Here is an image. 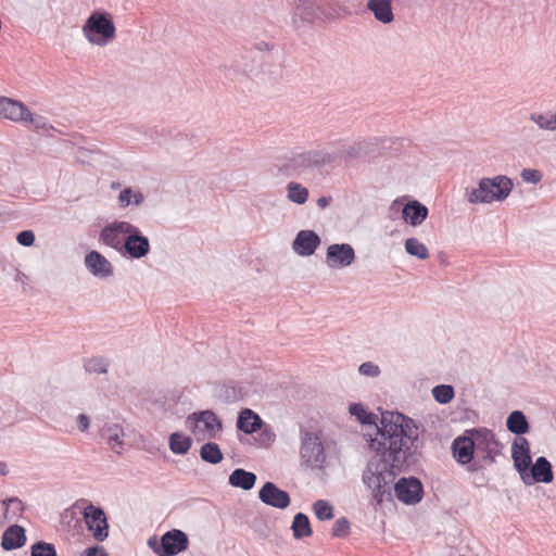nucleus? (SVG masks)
Wrapping results in <instances>:
<instances>
[{
  "instance_id": "4468645a",
  "label": "nucleus",
  "mask_w": 556,
  "mask_h": 556,
  "mask_svg": "<svg viewBox=\"0 0 556 556\" xmlns=\"http://www.w3.org/2000/svg\"><path fill=\"white\" fill-rule=\"evenodd\" d=\"M393 492L401 503L416 505L422 500L424 485L416 477H402L395 482Z\"/></svg>"
},
{
  "instance_id": "e433bc0d",
  "label": "nucleus",
  "mask_w": 556,
  "mask_h": 556,
  "mask_svg": "<svg viewBox=\"0 0 556 556\" xmlns=\"http://www.w3.org/2000/svg\"><path fill=\"white\" fill-rule=\"evenodd\" d=\"M287 198L296 204H304L308 199V190L299 182L291 181L287 185Z\"/></svg>"
},
{
  "instance_id": "5fc2aeb1",
  "label": "nucleus",
  "mask_w": 556,
  "mask_h": 556,
  "mask_svg": "<svg viewBox=\"0 0 556 556\" xmlns=\"http://www.w3.org/2000/svg\"><path fill=\"white\" fill-rule=\"evenodd\" d=\"M26 278H27L26 275L22 270H20L18 268H15V276H14L15 281L24 282Z\"/></svg>"
},
{
  "instance_id": "a878e982",
  "label": "nucleus",
  "mask_w": 556,
  "mask_h": 556,
  "mask_svg": "<svg viewBox=\"0 0 556 556\" xmlns=\"http://www.w3.org/2000/svg\"><path fill=\"white\" fill-rule=\"evenodd\" d=\"M263 419L251 408H243L237 418V429L245 434H252L262 429Z\"/></svg>"
},
{
  "instance_id": "09e8293b",
  "label": "nucleus",
  "mask_w": 556,
  "mask_h": 556,
  "mask_svg": "<svg viewBox=\"0 0 556 556\" xmlns=\"http://www.w3.org/2000/svg\"><path fill=\"white\" fill-rule=\"evenodd\" d=\"M521 178L526 182L538 184L542 179V174L538 169L525 168L520 174Z\"/></svg>"
},
{
  "instance_id": "393cba45",
  "label": "nucleus",
  "mask_w": 556,
  "mask_h": 556,
  "mask_svg": "<svg viewBox=\"0 0 556 556\" xmlns=\"http://www.w3.org/2000/svg\"><path fill=\"white\" fill-rule=\"evenodd\" d=\"M367 143L365 141L355 142L351 146L331 144L330 150L337 154L336 164L344 161L349 162L361 157L366 152Z\"/></svg>"
},
{
  "instance_id": "37998d69",
  "label": "nucleus",
  "mask_w": 556,
  "mask_h": 556,
  "mask_svg": "<svg viewBox=\"0 0 556 556\" xmlns=\"http://www.w3.org/2000/svg\"><path fill=\"white\" fill-rule=\"evenodd\" d=\"M24 125H31L33 129L36 131H49L53 129V127L48 123L47 118L41 115H35L30 112V116H25Z\"/></svg>"
},
{
  "instance_id": "5701e85b",
  "label": "nucleus",
  "mask_w": 556,
  "mask_h": 556,
  "mask_svg": "<svg viewBox=\"0 0 556 556\" xmlns=\"http://www.w3.org/2000/svg\"><path fill=\"white\" fill-rule=\"evenodd\" d=\"M124 429L118 424H105L101 430V437L105 440L109 447L116 454L124 451Z\"/></svg>"
},
{
  "instance_id": "864d4df0",
  "label": "nucleus",
  "mask_w": 556,
  "mask_h": 556,
  "mask_svg": "<svg viewBox=\"0 0 556 556\" xmlns=\"http://www.w3.org/2000/svg\"><path fill=\"white\" fill-rule=\"evenodd\" d=\"M331 200V197H320L317 200V205L320 208H326L330 204Z\"/></svg>"
},
{
  "instance_id": "a19ab883",
  "label": "nucleus",
  "mask_w": 556,
  "mask_h": 556,
  "mask_svg": "<svg viewBox=\"0 0 556 556\" xmlns=\"http://www.w3.org/2000/svg\"><path fill=\"white\" fill-rule=\"evenodd\" d=\"M313 511L320 521L330 520L334 516L332 505L326 500H317L314 502Z\"/></svg>"
},
{
  "instance_id": "20e7f679",
  "label": "nucleus",
  "mask_w": 556,
  "mask_h": 556,
  "mask_svg": "<svg viewBox=\"0 0 556 556\" xmlns=\"http://www.w3.org/2000/svg\"><path fill=\"white\" fill-rule=\"evenodd\" d=\"M336 157L337 154L331 152L330 146L298 150L287 157L285 168L301 174L326 165H334Z\"/></svg>"
},
{
  "instance_id": "412c9836",
  "label": "nucleus",
  "mask_w": 556,
  "mask_h": 556,
  "mask_svg": "<svg viewBox=\"0 0 556 556\" xmlns=\"http://www.w3.org/2000/svg\"><path fill=\"white\" fill-rule=\"evenodd\" d=\"M0 104V118L22 123L24 122L25 116H30V111L21 101L3 97Z\"/></svg>"
},
{
  "instance_id": "13d9d810",
  "label": "nucleus",
  "mask_w": 556,
  "mask_h": 556,
  "mask_svg": "<svg viewBox=\"0 0 556 556\" xmlns=\"http://www.w3.org/2000/svg\"><path fill=\"white\" fill-rule=\"evenodd\" d=\"M117 186H118V184H115V182H114V184H112V188H113V189H114V188H117Z\"/></svg>"
},
{
  "instance_id": "b1692460",
  "label": "nucleus",
  "mask_w": 556,
  "mask_h": 556,
  "mask_svg": "<svg viewBox=\"0 0 556 556\" xmlns=\"http://www.w3.org/2000/svg\"><path fill=\"white\" fill-rule=\"evenodd\" d=\"M428 207L417 200L408 201L402 207L403 219L413 227L421 225L428 216Z\"/></svg>"
},
{
  "instance_id": "72a5a7b5",
  "label": "nucleus",
  "mask_w": 556,
  "mask_h": 556,
  "mask_svg": "<svg viewBox=\"0 0 556 556\" xmlns=\"http://www.w3.org/2000/svg\"><path fill=\"white\" fill-rule=\"evenodd\" d=\"M529 119L533 122L541 130H556V111H547L543 113L533 112L530 114Z\"/></svg>"
},
{
  "instance_id": "2eb2a0df",
  "label": "nucleus",
  "mask_w": 556,
  "mask_h": 556,
  "mask_svg": "<svg viewBox=\"0 0 556 556\" xmlns=\"http://www.w3.org/2000/svg\"><path fill=\"white\" fill-rule=\"evenodd\" d=\"M150 250L151 245L149 238L138 226L134 225L119 255L127 256L132 260H141L150 253Z\"/></svg>"
},
{
  "instance_id": "4c0bfd02",
  "label": "nucleus",
  "mask_w": 556,
  "mask_h": 556,
  "mask_svg": "<svg viewBox=\"0 0 556 556\" xmlns=\"http://www.w3.org/2000/svg\"><path fill=\"white\" fill-rule=\"evenodd\" d=\"M109 361L102 356H94L84 361V369L89 374H106L109 369Z\"/></svg>"
},
{
  "instance_id": "c756f323",
  "label": "nucleus",
  "mask_w": 556,
  "mask_h": 556,
  "mask_svg": "<svg viewBox=\"0 0 556 556\" xmlns=\"http://www.w3.org/2000/svg\"><path fill=\"white\" fill-rule=\"evenodd\" d=\"M507 429L518 437L527 433L529 430V424L521 410L511 412L506 419Z\"/></svg>"
},
{
  "instance_id": "7c9ffc66",
  "label": "nucleus",
  "mask_w": 556,
  "mask_h": 556,
  "mask_svg": "<svg viewBox=\"0 0 556 556\" xmlns=\"http://www.w3.org/2000/svg\"><path fill=\"white\" fill-rule=\"evenodd\" d=\"M144 194L141 191H136L131 187L124 188L118 197L117 204L119 208H127L129 205L140 206L144 202Z\"/></svg>"
},
{
  "instance_id": "7ed1b4c3",
  "label": "nucleus",
  "mask_w": 556,
  "mask_h": 556,
  "mask_svg": "<svg viewBox=\"0 0 556 556\" xmlns=\"http://www.w3.org/2000/svg\"><path fill=\"white\" fill-rule=\"evenodd\" d=\"M85 39L92 46L106 47L116 38L113 17L104 11H93L81 27Z\"/></svg>"
},
{
  "instance_id": "de8ad7c7",
  "label": "nucleus",
  "mask_w": 556,
  "mask_h": 556,
  "mask_svg": "<svg viewBox=\"0 0 556 556\" xmlns=\"http://www.w3.org/2000/svg\"><path fill=\"white\" fill-rule=\"evenodd\" d=\"M258 431H260V441L263 444L269 445L275 441L276 434L271 430L270 426L266 425L264 421H263L262 429H258Z\"/></svg>"
},
{
  "instance_id": "ddd939ff",
  "label": "nucleus",
  "mask_w": 556,
  "mask_h": 556,
  "mask_svg": "<svg viewBox=\"0 0 556 556\" xmlns=\"http://www.w3.org/2000/svg\"><path fill=\"white\" fill-rule=\"evenodd\" d=\"M87 529L98 542H103L109 536V523L104 510L100 506L87 505L83 511Z\"/></svg>"
},
{
  "instance_id": "4be33fe9",
  "label": "nucleus",
  "mask_w": 556,
  "mask_h": 556,
  "mask_svg": "<svg viewBox=\"0 0 556 556\" xmlns=\"http://www.w3.org/2000/svg\"><path fill=\"white\" fill-rule=\"evenodd\" d=\"M511 458L518 473H521L531 463L530 445L526 438L517 437L514 440L511 444Z\"/></svg>"
},
{
  "instance_id": "ea45409f",
  "label": "nucleus",
  "mask_w": 556,
  "mask_h": 556,
  "mask_svg": "<svg viewBox=\"0 0 556 556\" xmlns=\"http://www.w3.org/2000/svg\"><path fill=\"white\" fill-rule=\"evenodd\" d=\"M349 412L352 416H355L362 425L376 424V416L372 413L367 412L361 403H352L349 407Z\"/></svg>"
},
{
  "instance_id": "f03ea898",
  "label": "nucleus",
  "mask_w": 556,
  "mask_h": 556,
  "mask_svg": "<svg viewBox=\"0 0 556 556\" xmlns=\"http://www.w3.org/2000/svg\"><path fill=\"white\" fill-rule=\"evenodd\" d=\"M513 188L514 184L510 178L497 175L492 178H481L478 188L467 189L465 195L470 204H490L494 201L506 200Z\"/></svg>"
},
{
  "instance_id": "6e6552de",
  "label": "nucleus",
  "mask_w": 556,
  "mask_h": 556,
  "mask_svg": "<svg viewBox=\"0 0 556 556\" xmlns=\"http://www.w3.org/2000/svg\"><path fill=\"white\" fill-rule=\"evenodd\" d=\"M301 458L312 469H324L326 453L318 434L311 431H303L301 434Z\"/></svg>"
},
{
  "instance_id": "a211bd4d",
  "label": "nucleus",
  "mask_w": 556,
  "mask_h": 556,
  "mask_svg": "<svg viewBox=\"0 0 556 556\" xmlns=\"http://www.w3.org/2000/svg\"><path fill=\"white\" fill-rule=\"evenodd\" d=\"M321 243L320 237L314 230H300L293 242L292 250L302 257L313 255Z\"/></svg>"
},
{
  "instance_id": "2f4dec72",
  "label": "nucleus",
  "mask_w": 556,
  "mask_h": 556,
  "mask_svg": "<svg viewBox=\"0 0 556 556\" xmlns=\"http://www.w3.org/2000/svg\"><path fill=\"white\" fill-rule=\"evenodd\" d=\"M192 445V439L182 432H174L169 435L168 446L169 450L176 455H185L189 452Z\"/></svg>"
},
{
  "instance_id": "f3484780",
  "label": "nucleus",
  "mask_w": 556,
  "mask_h": 556,
  "mask_svg": "<svg viewBox=\"0 0 556 556\" xmlns=\"http://www.w3.org/2000/svg\"><path fill=\"white\" fill-rule=\"evenodd\" d=\"M258 498L267 506L285 509L290 503L291 498L287 491L279 489L274 482H266L258 491Z\"/></svg>"
},
{
  "instance_id": "6e6d98bb",
  "label": "nucleus",
  "mask_w": 556,
  "mask_h": 556,
  "mask_svg": "<svg viewBox=\"0 0 556 556\" xmlns=\"http://www.w3.org/2000/svg\"><path fill=\"white\" fill-rule=\"evenodd\" d=\"M9 475V466L5 462H0V476L5 477Z\"/></svg>"
},
{
  "instance_id": "aec40b11",
  "label": "nucleus",
  "mask_w": 556,
  "mask_h": 556,
  "mask_svg": "<svg viewBox=\"0 0 556 556\" xmlns=\"http://www.w3.org/2000/svg\"><path fill=\"white\" fill-rule=\"evenodd\" d=\"M85 266L91 275L100 279H106L114 273L112 263L96 250L86 254Z\"/></svg>"
},
{
  "instance_id": "423d86ee",
  "label": "nucleus",
  "mask_w": 556,
  "mask_h": 556,
  "mask_svg": "<svg viewBox=\"0 0 556 556\" xmlns=\"http://www.w3.org/2000/svg\"><path fill=\"white\" fill-rule=\"evenodd\" d=\"M147 544L157 556H176L188 548L189 538L182 530L172 529L160 539L156 535L150 536Z\"/></svg>"
},
{
  "instance_id": "f704fd0d",
  "label": "nucleus",
  "mask_w": 556,
  "mask_h": 556,
  "mask_svg": "<svg viewBox=\"0 0 556 556\" xmlns=\"http://www.w3.org/2000/svg\"><path fill=\"white\" fill-rule=\"evenodd\" d=\"M2 506L4 508V517L8 520L20 518L25 510V505L22 500L15 496L3 500Z\"/></svg>"
},
{
  "instance_id": "0eeeda50",
  "label": "nucleus",
  "mask_w": 556,
  "mask_h": 556,
  "mask_svg": "<svg viewBox=\"0 0 556 556\" xmlns=\"http://www.w3.org/2000/svg\"><path fill=\"white\" fill-rule=\"evenodd\" d=\"M467 433L472 435L476 459H480L482 464H493L502 448L493 431L486 428H472L467 430Z\"/></svg>"
},
{
  "instance_id": "f8f14e48",
  "label": "nucleus",
  "mask_w": 556,
  "mask_h": 556,
  "mask_svg": "<svg viewBox=\"0 0 556 556\" xmlns=\"http://www.w3.org/2000/svg\"><path fill=\"white\" fill-rule=\"evenodd\" d=\"M519 476L526 485L551 483L554 480L552 464L544 456L538 457L534 463L531 462Z\"/></svg>"
},
{
  "instance_id": "c9c22d12",
  "label": "nucleus",
  "mask_w": 556,
  "mask_h": 556,
  "mask_svg": "<svg viewBox=\"0 0 556 556\" xmlns=\"http://www.w3.org/2000/svg\"><path fill=\"white\" fill-rule=\"evenodd\" d=\"M200 457L205 463L216 465L223 460V453L217 443L207 442L201 446Z\"/></svg>"
},
{
  "instance_id": "603ef678",
  "label": "nucleus",
  "mask_w": 556,
  "mask_h": 556,
  "mask_svg": "<svg viewBox=\"0 0 556 556\" xmlns=\"http://www.w3.org/2000/svg\"><path fill=\"white\" fill-rule=\"evenodd\" d=\"M77 425H78V429L81 432H86L89 429V426H90L89 417L86 414H79L77 416Z\"/></svg>"
},
{
  "instance_id": "c03bdc74",
  "label": "nucleus",
  "mask_w": 556,
  "mask_h": 556,
  "mask_svg": "<svg viewBox=\"0 0 556 556\" xmlns=\"http://www.w3.org/2000/svg\"><path fill=\"white\" fill-rule=\"evenodd\" d=\"M30 556H58L53 544L39 541L31 546Z\"/></svg>"
},
{
  "instance_id": "39448f33",
  "label": "nucleus",
  "mask_w": 556,
  "mask_h": 556,
  "mask_svg": "<svg viewBox=\"0 0 556 556\" xmlns=\"http://www.w3.org/2000/svg\"><path fill=\"white\" fill-rule=\"evenodd\" d=\"M276 46L271 42H255L242 55V61L237 67L247 75H257L267 71V66L275 61Z\"/></svg>"
},
{
  "instance_id": "6ab92c4d",
  "label": "nucleus",
  "mask_w": 556,
  "mask_h": 556,
  "mask_svg": "<svg viewBox=\"0 0 556 556\" xmlns=\"http://www.w3.org/2000/svg\"><path fill=\"white\" fill-rule=\"evenodd\" d=\"M199 422H203L210 438H215L217 432L223 430V422L213 410H201L192 413L187 418V426L193 430Z\"/></svg>"
},
{
  "instance_id": "473e14b6",
  "label": "nucleus",
  "mask_w": 556,
  "mask_h": 556,
  "mask_svg": "<svg viewBox=\"0 0 556 556\" xmlns=\"http://www.w3.org/2000/svg\"><path fill=\"white\" fill-rule=\"evenodd\" d=\"M293 536L298 540L308 538L313 534L308 517L303 513H298L293 517L291 526Z\"/></svg>"
},
{
  "instance_id": "1a4fd4ad",
  "label": "nucleus",
  "mask_w": 556,
  "mask_h": 556,
  "mask_svg": "<svg viewBox=\"0 0 556 556\" xmlns=\"http://www.w3.org/2000/svg\"><path fill=\"white\" fill-rule=\"evenodd\" d=\"M132 227L134 224L128 220L114 219L100 230L99 242L121 254Z\"/></svg>"
},
{
  "instance_id": "58836bf2",
  "label": "nucleus",
  "mask_w": 556,
  "mask_h": 556,
  "mask_svg": "<svg viewBox=\"0 0 556 556\" xmlns=\"http://www.w3.org/2000/svg\"><path fill=\"white\" fill-rule=\"evenodd\" d=\"M405 251L407 254L415 256L419 260L429 257L428 248L420 242L417 238H408L405 241Z\"/></svg>"
},
{
  "instance_id": "f257e3e1",
  "label": "nucleus",
  "mask_w": 556,
  "mask_h": 556,
  "mask_svg": "<svg viewBox=\"0 0 556 556\" xmlns=\"http://www.w3.org/2000/svg\"><path fill=\"white\" fill-rule=\"evenodd\" d=\"M424 432L420 422L402 413L381 414L376 437L369 443L376 456L368 460L362 473V482L376 507L393 500L395 469L402 471L418 462L424 447Z\"/></svg>"
},
{
  "instance_id": "9b49d317",
  "label": "nucleus",
  "mask_w": 556,
  "mask_h": 556,
  "mask_svg": "<svg viewBox=\"0 0 556 556\" xmlns=\"http://www.w3.org/2000/svg\"><path fill=\"white\" fill-rule=\"evenodd\" d=\"M291 8V24L295 29L309 27L316 16L318 7L315 0H288Z\"/></svg>"
},
{
  "instance_id": "cd10ccee",
  "label": "nucleus",
  "mask_w": 556,
  "mask_h": 556,
  "mask_svg": "<svg viewBox=\"0 0 556 556\" xmlns=\"http://www.w3.org/2000/svg\"><path fill=\"white\" fill-rule=\"evenodd\" d=\"M366 8L381 24H390L394 21L392 0H368Z\"/></svg>"
},
{
  "instance_id": "49530a36",
  "label": "nucleus",
  "mask_w": 556,
  "mask_h": 556,
  "mask_svg": "<svg viewBox=\"0 0 556 556\" xmlns=\"http://www.w3.org/2000/svg\"><path fill=\"white\" fill-rule=\"evenodd\" d=\"M358 372L365 377L377 378L380 376L381 370L380 367L374 362H365L358 366Z\"/></svg>"
},
{
  "instance_id": "c85d7f7f",
  "label": "nucleus",
  "mask_w": 556,
  "mask_h": 556,
  "mask_svg": "<svg viewBox=\"0 0 556 556\" xmlns=\"http://www.w3.org/2000/svg\"><path fill=\"white\" fill-rule=\"evenodd\" d=\"M256 482V475L242 468L235 469L229 476V484L244 491L251 490Z\"/></svg>"
},
{
  "instance_id": "4d7b16f0",
  "label": "nucleus",
  "mask_w": 556,
  "mask_h": 556,
  "mask_svg": "<svg viewBox=\"0 0 556 556\" xmlns=\"http://www.w3.org/2000/svg\"><path fill=\"white\" fill-rule=\"evenodd\" d=\"M399 204V201H394L391 205V208H395V206Z\"/></svg>"
},
{
  "instance_id": "dca6fc26",
  "label": "nucleus",
  "mask_w": 556,
  "mask_h": 556,
  "mask_svg": "<svg viewBox=\"0 0 556 556\" xmlns=\"http://www.w3.org/2000/svg\"><path fill=\"white\" fill-rule=\"evenodd\" d=\"M355 261V251L349 243H333L327 248L326 263L330 268H344Z\"/></svg>"
},
{
  "instance_id": "bb28decb",
  "label": "nucleus",
  "mask_w": 556,
  "mask_h": 556,
  "mask_svg": "<svg viewBox=\"0 0 556 556\" xmlns=\"http://www.w3.org/2000/svg\"><path fill=\"white\" fill-rule=\"evenodd\" d=\"M26 543L25 529L18 525H11L2 534L1 546L4 551H13Z\"/></svg>"
},
{
  "instance_id": "3c124183",
  "label": "nucleus",
  "mask_w": 556,
  "mask_h": 556,
  "mask_svg": "<svg viewBox=\"0 0 556 556\" xmlns=\"http://www.w3.org/2000/svg\"><path fill=\"white\" fill-rule=\"evenodd\" d=\"M80 556H108V554L102 546L94 545L83 551Z\"/></svg>"
},
{
  "instance_id": "a18cd8bd",
  "label": "nucleus",
  "mask_w": 556,
  "mask_h": 556,
  "mask_svg": "<svg viewBox=\"0 0 556 556\" xmlns=\"http://www.w3.org/2000/svg\"><path fill=\"white\" fill-rule=\"evenodd\" d=\"M350 533V521L345 517L338 518L333 526L331 534L333 538H345Z\"/></svg>"
},
{
  "instance_id": "8fccbe9b",
  "label": "nucleus",
  "mask_w": 556,
  "mask_h": 556,
  "mask_svg": "<svg viewBox=\"0 0 556 556\" xmlns=\"http://www.w3.org/2000/svg\"><path fill=\"white\" fill-rule=\"evenodd\" d=\"M16 241L23 247H31L35 242V233L31 230H23L17 233Z\"/></svg>"
},
{
  "instance_id": "79ce46f5",
  "label": "nucleus",
  "mask_w": 556,
  "mask_h": 556,
  "mask_svg": "<svg viewBox=\"0 0 556 556\" xmlns=\"http://www.w3.org/2000/svg\"><path fill=\"white\" fill-rule=\"evenodd\" d=\"M433 399L440 404L450 403L454 395V388L450 384H439L432 389Z\"/></svg>"
},
{
  "instance_id": "9d476101",
  "label": "nucleus",
  "mask_w": 556,
  "mask_h": 556,
  "mask_svg": "<svg viewBox=\"0 0 556 556\" xmlns=\"http://www.w3.org/2000/svg\"><path fill=\"white\" fill-rule=\"evenodd\" d=\"M453 456L460 465H467V470L476 472L484 467L480 459H476L472 435L465 433L457 437L452 444Z\"/></svg>"
}]
</instances>
